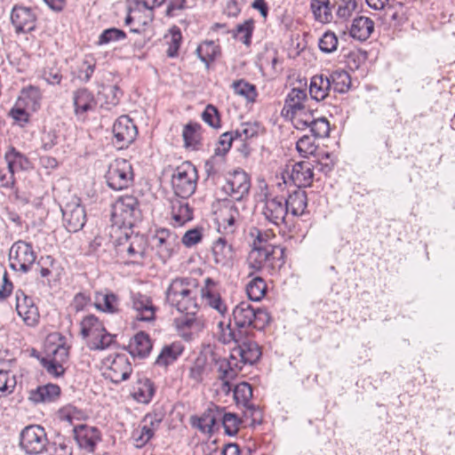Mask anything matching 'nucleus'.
<instances>
[{"mask_svg": "<svg viewBox=\"0 0 455 455\" xmlns=\"http://www.w3.org/2000/svg\"><path fill=\"white\" fill-rule=\"evenodd\" d=\"M47 443L45 430L39 425H29L20 432V445L27 454H40L44 451Z\"/></svg>", "mask_w": 455, "mask_h": 455, "instance_id": "423d86ee", "label": "nucleus"}, {"mask_svg": "<svg viewBox=\"0 0 455 455\" xmlns=\"http://www.w3.org/2000/svg\"><path fill=\"white\" fill-rule=\"evenodd\" d=\"M198 58L207 68L220 54V46L214 41H205L196 48Z\"/></svg>", "mask_w": 455, "mask_h": 455, "instance_id": "58836bf2", "label": "nucleus"}, {"mask_svg": "<svg viewBox=\"0 0 455 455\" xmlns=\"http://www.w3.org/2000/svg\"><path fill=\"white\" fill-rule=\"evenodd\" d=\"M156 392L154 383L148 378L139 379L133 387V398L141 403H148Z\"/></svg>", "mask_w": 455, "mask_h": 455, "instance_id": "473e14b6", "label": "nucleus"}, {"mask_svg": "<svg viewBox=\"0 0 455 455\" xmlns=\"http://www.w3.org/2000/svg\"><path fill=\"white\" fill-rule=\"evenodd\" d=\"M132 308L137 312L136 319L142 322H152L156 319V307L152 299L146 294L132 292Z\"/></svg>", "mask_w": 455, "mask_h": 455, "instance_id": "dca6fc26", "label": "nucleus"}, {"mask_svg": "<svg viewBox=\"0 0 455 455\" xmlns=\"http://www.w3.org/2000/svg\"><path fill=\"white\" fill-rule=\"evenodd\" d=\"M254 20L249 19L243 23L237 24L231 31L233 37L239 39L243 44L249 46L251 44V37L254 31Z\"/></svg>", "mask_w": 455, "mask_h": 455, "instance_id": "a19ab883", "label": "nucleus"}, {"mask_svg": "<svg viewBox=\"0 0 455 455\" xmlns=\"http://www.w3.org/2000/svg\"><path fill=\"white\" fill-rule=\"evenodd\" d=\"M61 212L64 226L68 232L76 233L84 227L87 220L86 212L79 197L72 196L61 207Z\"/></svg>", "mask_w": 455, "mask_h": 455, "instance_id": "6e6552de", "label": "nucleus"}, {"mask_svg": "<svg viewBox=\"0 0 455 455\" xmlns=\"http://www.w3.org/2000/svg\"><path fill=\"white\" fill-rule=\"evenodd\" d=\"M215 363L218 367L219 379H226V380H233L236 378L239 371L242 370L243 366L238 362V360L226 358H218L214 359Z\"/></svg>", "mask_w": 455, "mask_h": 455, "instance_id": "c756f323", "label": "nucleus"}, {"mask_svg": "<svg viewBox=\"0 0 455 455\" xmlns=\"http://www.w3.org/2000/svg\"><path fill=\"white\" fill-rule=\"evenodd\" d=\"M9 259L11 268L28 273L36 259V254L31 243L19 240L12 245Z\"/></svg>", "mask_w": 455, "mask_h": 455, "instance_id": "0eeeda50", "label": "nucleus"}, {"mask_svg": "<svg viewBox=\"0 0 455 455\" xmlns=\"http://www.w3.org/2000/svg\"><path fill=\"white\" fill-rule=\"evenodd\" d=\"M108 186L113 190H123L133 183L134 174L132 164L124 158L116 159L108 166L105 175Z\"/></svg>", "mask_w": 455, "mask_h": 455, "instance_id": "39448f33", "label": "nucleus"}, {"mask_svg": "<svg viewBox=\"0 0 455 455\" xmlns=\"http://www.w3.org/2000/svg\"><path fill=\"white\" fill-rule=\"evenodd\" d=\"M273 250L274 252H271L270 260L267 265V268L270 274H274L280 270L285 263V249L273 245Z\"/></svg>", "mask_w": 455, "mask_h": 455, "instance_id": "8fccbe9b", "label": "nucleus"}, {"mask_svg": "<svg viewBox=\"0 0 455 455\" xmlns=\"http://www.w3.org/2000/svg\"><path fill=\"white\" fill-rule=\"evenodd\" d=\"M142 212L140 202L133 196H120L113 204L111 221L112 225L119 229H124L126 239L132 238V228L141 221Z\"/></svg>", "mask_w": 455, "mask_h": 455, "instance_id": "f257e3e1", "label": "nucleus"}, {"mask_svg": "<svg viewBox=\"0 0 455 455\" xmlns=\"http://www.w3.org/2000/svg\"><path fill=\"white\" fill-rule=\"evenodd\" d=\"M220 407L212 404L201 416H192L190 424L204 434H212L214 427L220 422Z\"/></svg>", "mask_w": 455, "mask_h": 455, "instance_id": "2eb2a0df", "label": "nucleus"}, {"mask_svg": "<svg viewBox=\"0 0 455 455\" xmlns=\"http://www.w3.org/2000/svg\"><path fill=\"white\" fill-rule=\"evenodd\" d=\"M183 350L184 347L180 342H173L171 345L164 346L155 363L158 366L167 367L178 359L183 353Z\"/></svg>", "mask_w": 455, "mask_h": 455, "instance_id": "72a5a7b5", "label": "nucleus"}, {"mask_svg": "<svg viewBox=\"0 0 455 455\" xmlns=\"http://www.w3.org/2000/svg\"><path fill=\"white\" fill-rule=\"evenodd\" d=\"M218 326L221 329V334L220 337V340L222 341L224 344H229L231 342H234L235 346H237L244 338V336L249 334L248 330H242V329H233L231 327V318H229V321L228 324L226 325V328H224V323L220 322Z\"/></svg>", "mask_w": 455, "mask_h": 455, "instance_id": "4c0bfd02", "label": "nucleus"}, {"mask_svg": "<svg viewBox=\"0 0 455 455\" xmlns=\"http://www.w3.org/2000/svg\"><path fill=\"white\" fill-rule=\"evenodd\" d=\"M220 421H221L224 427L225 434L229 436H235L242 423L241 419L235 413L225 412L224 409L220 408Z\"/></svg>", "mask_w": 455, "mask_h": 455, "instance_id": "37998d69", "label": "nucleus"}, {"mask_svg": "<svg viewBox=\"0 0 455 455\" xmlns=\"http://www.w3.org/2000/svg\"><path fill=\"white\" fill-rule=\"evenodd\" d=\"M166 301L179 312L186 315H195L198 310L197 291L188 279L176 278L169 285Z\"/></svg>", "mask_w": 455, "mask_h": 455, "instance_id": "f03ea898", "label": "nucleus"}, {"mask_svg": "<svg viewBox=\"0 0 455 455\" xmlns=\"http://www.w3.org/2000/svg\"><path fill=\"white\" fill-rule=\"evenodd\" d=\"M4 159L7 162L8 171L11 176L2 186L6 188H12L15 183L14 173L16 170H27L30 163L28 158L14 147H10L5 152Z\"/></svg>", "mask_w": 455, "mask_h": 455, "instance_id": "f3484780", "label": "nucleus"}, {"mask_svg": "<svg viewBox=\"0 0 455 455\" xmlns=\"http://www.w3.org/2000/svg\"><path fill=\"white\" fill-rule=\"evenodd\" d=\"M152 244L159 257L165 261L172 254L176 245V235L168 229H158L152 237Z\"/></svg>", "mask_w": 455, "mask_h": 455, "instance_id": "a211bd4d", "label": "nucleus"}, {"mask_svg": "<svg viewBox=\"0 0 455 455\" xmlns=\"http://www.w3.org/2000/svg\"><path fill=\"white\" fill-rule=\"evenodd\" d=\"M15 299L18 315L28 326H36L39 322L40 315L34 299L20 289L16 291Z\"/></svg>", "mask_w": 455, "mask_h": 455, "instance_id": "f8f14e48", "label": "nucleus"}, {"mask_svg": "<svg viewBox=\"0 0 455 455\" xmlns=\"http://www.w3.org/2000/svg\"><path fill=\"white\" fill-rule=\"evenodd\" d=\"M212 254L215 263L222 267L228 266L233 261L234 251L232 246L228 244L223 237L218 238L213 243Z\"/></svg>", "mask_w": 455, "mask_h": 455, "instance_id": "c85d7f7f", "label": "nucleus"}, {"mask_svg": "<svg viewBox=\"0 0 455 455\" xmlns=\"http://www.w3.org/2000/svg\"><path fill=\"white\" fill-rule=\"evenodd\" d=\"M374 30V22L368 17L359 16L354 19L349 34L354 39L365 41Z\"/></svg>", "mask_w": 455, "mask_h": 455, "instance_id": "cd10ccee", "label": "nucleus"}, {"mask_svg": "<svg viewBox=\"0 0 455 455\" xmlns=\"http://www.w3.org/2000/svg\"><path fill=\"white\" fill-rule=\"evenodd\" d=\"M74 436L78 445L93 452L97 443L101 440L100 431L96 427L80 424L74 427Z\"/></svg>", "mask_w": 455, "mask_h": 455, "instance_id": "4468645a", "label": "nucleus"}, {"mask_svg": "<svg viewBox=\"0 0 455 455\" xmlns=\"http://www.w3.org/2000/svg\"><path fill=\"white\" fill-rule=\"evenodd\" d=\"M61 394L59 385L48 383L32 389L28 393V400L34 403H47L56 402Z\"/></svg>", "mask_w": 455, "mask_h": 455, "instance_id": "4be33fe9", "label": "nucleus"}, {"mask_svg": "<svg viewBox=\"0 0 455 455\" xmlns=\"http://www.w3.org/2000/svg\"><path fill=\"white\" fill-rule=\"evenodd\" d=\"M283 201L287 205V212L293 216H301L306 212L307 197L305 190L297 188Z\"/></svg>", "mask_w": 455, "mask_h": 455, "instance_id": "bb28decb", "label": "nucleus"}, {"mask_svg": "<svg viewBox=\"0 0 455 455\" xmlns=\"http://www.w3.org/2000/svg\"><path fill=\"white\" fill-rule=\"evenodd\" d=\"M232 319L236 329L247 330L248 327L263 328L269 322L267 312L253 307L249 301H242L232 311Z\"/></svg>", "mask_w": 455, "mask_h": 455, "instance_id": "7ed1b4c3", "label": "nucleus"}, {"mask_svg": "<svg viewBox=\"0 0 455 455\" xmlns=\"http://www.w3.org/2000/svg\"><path fill=\"white\" fill-rule=\"evenodd\" d=\"M304 124L310 128V132L315 138H326L330 134V123L325 117H317L312 120H305Z\"/></svg>", "mask_w": 455, "mask_h": 455, "instance_id": "c03bdc74", "label": "nucleus"}, {"mask_svg": "<svg viewBox=\"0 0 455 455\" xmlns=\"http://www.w3.org/2000/svg\"><path fill=\"white\" fill-rule=\"evenodd\" d=\"M172 218L177 226H182L193 219V210L188 203L180 199L172 202Z\"/></svg>", "mask_w": 455, "mask_h": 455, "instance_id": "c9c22d12", "label": "nucleus"}, {"mask_svg": "<svg viewBox=\"0 0 455 455\" xmlns=\"http://www.w3.org/2000/svg\"><path fill=\"white\" fill-rule=\"evenodd\" d=\"M42 94L40 90L33 85L23 88L20 92L16 105H23L32 111H36L40 108Z\"/></svg>", "mask_w": 455, "mask_h": 455, "instance_id": "2f4dec72", "label": "nucleus"}, {"mask_svg": "<svg viewBox=\"0 0 455 455\" xmlns=\"http://www.w3.org/2000/svg\"><path fill=\"white\" fill-rule=\"evenodd\" d=\"M42 148L50 151L59 143V132L55 129L44 130L42 137Z\"/></svg>", "mask_w": 455, "mask_h": 455, "instance_id": "e2e57ef3", "label": "nucleus"}, {"mask_svg": "<svg viewBox=\"0 0 455 455\" xmlns=\"http://www.w3.org/2000/svg\"><path fill=\"white\" fill-rule=\"evenodd\" d=\"M202 237L203 235L200 228H192L184 234L182 243L185 246L191 247L201 242Z\"/></svg>", "mask_w": 455, "mask_h": 455, "instance_id": "774afa93", "label": "nucleus"}, {"mask_svg": "<svg viewBox=\"0 0 455 455\" xmlns=\"http://www.w3.org/2000/svg\"><path fill=\"white\" fill-rule=\"evenodd\" d=\"M116 335L105 331H99L91 340V348L93 350H104L115 342Z\"/></svg>", "mask_w": 455, "mask_h": 455, "instance_id": "864d4df0", "label": "nucleus"}, {"mask_svg": "<svg viewBox=\"0 0 455 455\" xmlns=\"http://www.w3.org/2000/svg\"><path fill=\"white\" fill-rule=\"evenodd\" d=\"M233 396L236 404L247 405L252 398L251 386L247 382L237 384L233 389Z\"/></svg>", "mask_w": 455, "mask_h": 455, "instance_id": "09e8293b", "label": "nucleus"}, {"mask_svg": "<svg viewBox=\"0 0 455 455\" xmlns=\"http://www.w3.org/2000/svg\"><path fill=\"white\" fill-rule=\"evenodd\" d=\"M81 335L83 338L99 334V331H105V328L94 315H88L81 321Z\"/></svg>", "mask_w": 455, "mask_h": 455, "instance_id": "79ce46f5", "label": "nucleus"}, {"mask_svg": "<svg viewBox=\"0 0 455 455\" xmlns=\"http://www.w3.org/2000/svg\"><path fill=\"white\" fill-rule=\"evenodd\" d=\"M202 119L211 127L214 129L220 128V115L218 108L209 104L202 113Z\"/></svg>", "mask_w": 455, "mask_h": 455, "instance_id": "5fc2aeb1", "label": "nucleus"}, {"mask_svg": "<svg viewBox=\"0 0 455 455\" xmlns=\"http://www.w3.org/2000/svg\"><path fill=\"white\" fill-rule=\"evenodd\" d=\"M132 371V364L124 355H117L112 361L108 378L116 384L121 383L129 379Z\"/></svg>", "mask_w": 455, "mask_h": 455, "instance_id": "412c9836", "label": "nucleus"}, {"mask_svg": "<svg viewBox=\"0 0 455 455\" xmlns=\"http://www.w3.org/2000/svg\"><path fill=\"white\" fill-rule=\"evenodd\" d=\"M113 143L119 148H127L138 135L137 126L128 116H121L113 124Z\"/></svg>", "mask_w": 455, "mask_h": 455, "instance_id": "9b49d317", "label": "nucleus"}, {"mask_svg": "<svg viewBox=\"0 0 455 455\" xmlns=\"http://www.w3.org/2000/svg\"><path fill=\"white\" fill-rule=\"evenodd\" d=\"M94 306L98 310L108 314L117 313L119 308L118 297L110 291L96 292L94 297Z\"/></svg>", "mask_w": 455, "mask_h": 455, "instance_id": "7c9ffc66", "label": "nucleus"}, {"mask_svg": "<svg viewBox=\"0 0 455 455\" xmlns=\"http://www.w3.org/2000/svg\"><path fill=\"white\" fill-rule=\"evenodd\" d=\"M331 84L328 76L320 74L311 77L309 84V95L315 101H322L330 96Z\"/></svg>", "mask_w": 455, "mask_h": 455, "instance_id": "393cba45", "label": "nucleus"}, {"mask_svg": "<svg viewBox=\"0 0 455 455\" xmlns=\"http://www.w3.org/2000/svg\"><path fill=\"white\" fill-rule=\"evenodd\" d=\"M154 436V430L145 425L133 434L135 445L138 448L143 447Z\"/></svg>", "mask_w": 455, "mask_h": 455, "instance_id": "338daca9", "label": "nucleus"}, {"mask_svg": "<svg viewBox=\"0 0 455 455\" xmlns=\"http://www.w3.org/2000/svg\"><path fill=\"white\" fill-rule=\"evenodd\" d=\"M128 349L132 357H147L152 349V343L149 335L144 331L138 332L131 339L128 345Z\"/></svg>", "mask_w": 455, "mask_h": 455, "instance_id": "a878e982", "label": "nucleus"}, {"mask_svg": "<svg viewBox=\"0 0 455 455\" xmlns=\"http://www.w3.org/2000/svg\"><path fill=\"white\" fill-rule=\"evenodd\" d=\"M263 214L265 218L275 226H279L284 222L288 214L287 205L283 196H275L266 200Z\"/></svg>", "mask_w": 455, "mask_h": 455, "instance_id": "aec40b11", "label": "nucleus"}, {"mask_svg": "<svg viewBox=\"0 0 455 455\" xmlns=\"http://www.w3.org/2000/svg\"><path fill=\"white\" fill-rule=\"evenodd\" d=\"M202 298L206 301L207 305L218 311L222 316H225L228 312V307L217 291L214 293H209L207 291L206 296Z\"/></svg>", "mask_w": 455, "mask_h": 455, "instance_id": "052dcab7", "label": "nucleus"}, {"mask_svg": "<svg viewBox=\"0 0 455 455\" xmlns=\"http://www.w3.org/2000/svg\"><path fill=\"white\" fill-rule=\"evenodd\" d=\"M126 38V33L116 28L104 29L99 36L98 45H104L114 42H118Z\"/></svg>", "mask_w": 455, "mask_h": 455, "instance_id": "3c124183", "label": "nucleus"}, {"mask_svg": "<svg viewBox=\"0 0 455 455\" xmlns=\"http://www.w3.org/2000/svg\"><path fill=\"white\" fill-rule=\"evenodd\" d=\"M100 94L106 99V104L108 106H116L123 95L121 89L117 85H107L102 88Z\"/></svg>", "mask_w": 455, "mask_h": 455, "instance_id": "13d9d810", "label": "nucleus"}, {"mask_svg": "<svg viewBox=\"0 0 455 455\" xmlns=\"http://www.w3.org/2000/svg\"><path fill=\"white\" fill-rule=\"evenodd\" d=\"M182 36L180 30L177 28H173L171 29V41L169 43V47L167 49V56L171 58H174L178 55V52L180 47Z\"/></svg>", "mask_w": 455, "mask_h": 455, "instance_id": "0e129e2a", "label": "nucleus"}, {"mask_svg": "<svg viewBox=\"0 0 455 455\" xmlns=\"http://www.w3.org/2000/svg\"><path fill=\"white\" fill-rule=\"evenodd\" d=\"M73 104L76 116L85 115L96 107L94 95L87 88H80L73 92Z\"/></svg>", "mask_w": 455, "mask_h": 455, "instance_id": "b1692460", "label": "nucleus"}, {"mask_svg": "<svg viewBox=\"0 0 455 455\" xmlns=\"http://www.w3.org/2000/svg\"><path fill=\"white\" fill-rule=\"evenodd\" d=\"M235 140L233 131L222 133L214 150L215 156H225L229 151L232 142Z\"/></svg>", "mask_w": 455, "mask_h": 455, "instance_id": "4d7b16f0", "label": "nucleus"}, {"mask_svg": "<svg viewBox=\"0 0 455 455\" xmlns=\"http://www.w3.org/2000/svg\"><path fill=\"white\" fill-rule=\"evenodd\" d=\"M197 170L190 162H184L174 170L172 186L174 194L181 199L190 197L196 189Z\"/></svg>", "mask_w": 455, "mask_h": 455, "instance_id": "20e7f679", "label": "nucleus"}, {"mask_svg": "<svg viewBox=\"0 0 455 455\" xmlns=\"http://www.w3.org/2000/svg\"><path fill=\"white\" fill-rule=\"evenodd\" d=\"M318 45L323 52H333L338 46V38L333 32H325L320 38Z\"/></svg>", "mask_w": 455, "mask_h": 455, "instance_id": "bf43d9fd", "label": "nucleus"}, {"mask_svg": "<svg viewBox=\"0 0 455 455\" xmlns=\"http://www.w3.org/2000/svg\"><path fill=\"white\" fill-rule=\"evenodd\" d=\"M10 19L17 35L29 34L36 28L37 14L31 7L15 4L11 11Z\"/></svg>", "mask_w": 455, "mask_h": 455, "instance_id": "9d476101", "label": "nucleus"}, {"mask_svg": "<svg viewBox=\"0 0 455 455\" xmlns=\"http://www.w3.org/2000/svg\"><path fill=\"white\" fill-rule=\"evenodd\" d=\"M251 188V180L249 175L241 169L234 170L227 178V183L223 187L226 193L229 194L234 200L244 208L243 200L249 195Z\"/></svg>", "mask_w": 455, "mask_h": 455, "instance_id": "1a4fd4ad", "label": "nucleus"}, {"mask_svg": "<svg viewBox=\"0 0 455 455\" xmlns=\"http://www.w3.org/2000/svg\"><path fill=\"white\" fill-rule=\"evenodd\" d=\"M267 284L261 277L253 278L246 285V292L250 300L259 301L265 295Z\"/></svg>", "mask_w": 455, "mask_h": 455, "instance_id": "de8ad7c7", "label": "nucleus"}, {"mask_svg": "<svg viewBox=\"0 0 455 455\" xmlns=\"http://www.w3.org/2000/svg\"><path fill=\"white\" fill-rule=\"evenodd\" d=\"M262 131V127L259 123H243L241 124L239 127H237L235 131H233L235 134V138L236 140H240L242 141H245L249 139L257 137L259 132Z\"/></svg>", "mask_w": 455, "mask_h": 455, "instance_id": "a18cd8bd", "label": "nucleus"}, {"mask_svg": "<svg viewBox=\"0 0 455 455\" xmlns=\"http://www.w3.org/2000/svg\"><path fill=\"white\" fill-rule=\"evenodd\" d=\"M260 355V347L255 341L250 339L249 334L231 351V359L237 360V357H240L239 363L242 364L251 365L259 361Z\"/></svg>", "mask_w": 455, "mask_h": 455, "instance_id": "ddd939ff", "label": "nucleus"}, {"mask_svg": "<svg viewBox=\"0 0 455 455\" xmlns=\"http://www.w3.org/2000/svg\"><path fill=\"white\" fill-rule=\"evenodd\" d=\"M40 363L45 369L47 373L54 378H60L65 373L63 363L59 362L57 358L44 356L40 359Z\"/></svg>", "mask_w": 455, "mask_h": 455, "instance_id": "603ef678", "label": "nucleus"}, {"mask_svg": "<svg viewBox=\"0 0 455 455\" xmlns=\"http://www.w3.org/2000/svg\"><path fill=\"white\" fill-rule=\"evenodd\" d=\"M201 131L202 126L200 124L192 122L187 124L182 132L184 146L193 149H199L202 139Z\"/></svg>", "mask_w": 455, "mask_h": 455, "instance_id": "e433bc0d", "label": "nucleus"}, {"mask_svg": "<svg viewBox=\"0 0 455 455\" xmlns=\"http://www.w3.org/2000/svg\"><path fill=\"white\" fill-rule=\"evenodd\" d=\"M315 140L308 135L302 136L296 143V149L302 157L313 155L316 150Z\"/></svg>", "mask_w": 455, "mask_h": 455, "instance_id": "6e6d98bb", "label": "nucleus"}, {"mask_svg": "<svg viewBox=\"0 0 455 455\" xmlns=\"http://www.w3.org/2000/svg\"><path fill=\"white\" fill-rule=\"evenodd\" d=\"M44 451L46 455H72V448L68 447L64 440L48 443Z\"/></svg>", "mask_w": 455, "mask_h": 455, "instance_id": "680f3d73", "label": "nucleus"}, {"mask_svg": "<svg viewBox=\"0 0 455 455\" xmlns=\"http://www.w3.org/2000/svg\"><path fill=\"white\" fill-rule=\"evenodd\" d=\"M290 177L298 188L308 187L314 179L313 165L306 161L295 163Z\"/></svg>", "mask_w": 455, "mask_h": 455, "instance_id": "5701e85b", "label": "nucleus"}, {"mask_svg": "<svg viewBox=\"0 0 455 455\" xmlns=\"http://www.w3.org/2000/svg\"><path fill=\"white\" fill-rule=\"evenodd\" d=\"M232 87L235 93L244 97L247 101L254 102L258 96L256 86L243 79L233 82Z\"/></svg>", "mask_w": 455, "mask_h": 455, "instance_id": "49530a36", "label": "nucleus"}, {"mask_svg": "<svg viewBox=\"0 0 455 455\" xmlns=\"http://www.w3.org/2000/svg\"><path fill=\"white\" fill-rule=\"evenodd\" d=\"M23 105H16L9 111L8 116L12 117L20 126H24L29 122V114L26 111Z\"/></svg>", "mask_w": 455, "mask_h": 455, "instance_id": "69168bd1", "label": "nucleus"}, {"mask_svg": "<svg viewBox=\"0 0 455 455\" xmlns=\"http://www.w3.org/2000/svg\"><path fill=\"white\" fill-rule=\"evenodd\" d=\"M271 252H274L272 244H264V247H253L249 255L251 267L256 270L267 267Z\"/></svg>", "mask_w": 455, "mask_h": 455, "instance_id": "f704fd0d", "label": "nucleus"}, {"mask_svg": "<svg viewBox=\"0 0 455 455\" xmlns=\"http://www.w3.org/2000/svg\"><path fill=\"white\" fill-rule=\"evenodd\" d=\"M328 77L334 92L345 93L351 86V77L345 70L333 71Z\"/></svg>", "mask_w": 455, "mask_h": 455, "instance_id": "ea45409f", "label": "nucleus"}, {"mask_svg": "<svg viewBox=\"0 0 455 455\" xmlns=\"http://www.w3.org/2000/svg\"><path fill=\"white\" fill-rule=\"evenodd\" d=\"M307 100V82L305 81L302 88H292L290 91L286 96L282 114L293 117L295 114L304 110Z\"/></svg>", "mask_w": 455, "mask_h": 455, "instance_id": "6ab92c4d", "label": "nucleus"}]
</instances>
